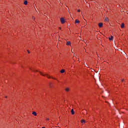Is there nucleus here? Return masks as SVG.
<instances>
[{
    "label": "nucleus",
    "instance_id": "1",
    "mask_svg": "<svg viewBox=\"0 0 128 128\" xmlns=\"http://www.w3.org/2000/svg\"><path fill=\"white\" fill-rule=\"evenodd\" d=\"M40 74L42 76H46L48 78H50V76H48V74H42V72H40Z\"/></svg>",
    "mask_w": 128,
    "mask_h": 128
},
{
    "label": "nucleus",
    "instance_id": "2",
    "mask_svg": "<svg viewBox=\"0 0 128 128\" xmlns=\"http://www.w3.org/2000/svg\"><path fill=\"white\" fill-rule=\"evenodd\" d=\"M60 22H61L62 24H64V22H66V20H64V18H60Z\"/></svg>",
    "mask_w": 128,
    "mask_h": 128
},
{
    "label": "nucleus",
    "instance_id": "3",
    "mask_svg": "<svg viewBox=\"0 0 128 128\" xmlns=\"http://www.w3.org/2000/svg\"><path fill=\"white\" fill-rule=\"evenodd\" d=\"M103 24L102 22H100L98 24V26L99 28H102V26H103Z\"/></svg>",
    "mask_w": 128,
    "mask_h": 128
},
{
    "label": "nucleus",
    "instance_id": "4",
    "mask_svg": "<svg viewBox=\"0 0 128 128\" xmlns=\"http://www.w3.org/2000/svg\"><path fill=\"white\" fill-rule=\"evenodd\" d=\"M122 28H124V22H122L120 26Z\"/></svg>",
    "mask_w": 128,
    "mask_h": 128
},
{
    "label": "nucleus",
    "instance_id": "5",
    "mask_svg": "<svg viewBox=\"0 0 128 128\" xmlns=\"http://www.w3.org/2000/svg\"><path fill=\"white\" fill-rule=\"evenodd\" d=\"M70 44H72V43L70 42H67L66 46H70Z\"/></svg>",
    "mask_w": 128,
    "mask_h": 128
},
{
    "label": "nucleus",
    "instance_id": "6",
    "mask_svg": "<svg viewBox=\"0 0 128 128\" xmlns=\"http://www.w3.org/2000/svg\"><path fill=\"white\" fill-rule=\"evenodd\" d=\"M71 114H74V109H72Z\"/></svg>",
    "mask_w": 128,
    "mask_h": 128
},
{
    "label": "nucleus",
    "instance_id": "7",
    "mask_svg": "<svg viewBox=\"0 0 128 128\" xmlns=\"http://www.w3.org/2000/svg\"><path fill=\"white\" fill-rule=\"evenodd\" d=\"M75 24H80V20H75Z\"/></svg>",
    "mask_w": 128,
    "mask_h": 128
},
{
    "label": "nucleus",
    "instance_id": "8",
    "mask_svg": "<svg viewBox=\"0 0 128 128\" xmlns=\"http://www.w3.org/2000/svg\"><path fill=\"white\" fill-rule=\"evenodd\" d=\"M32 114L34 115V116H36V112H33Z\"/></svg>",
    "mask_w": 128,
    "mask_h": 128
},
{
    "label": "nucleus",
    "instance_id": "9",
    "mask_svg": "<svg viewBox=\"0 0 128 128\" xmlns=\"http://www.w3.org/2000/svg\"><path fill=\"white\" fill-rule=\"evenodd\" d=\"M113 38H114V36H111L110 38H109V40H112Z\"/></svg>",
    "mask_w": 128,
    "mask_h": 128
},
{
    "label": "nucleus",
    "instance_id": "10",
    "mask_svg": "<svg viewBox=\"0 0 128 128\" xmlns=\"http://www.w3.org/2000/svg\"><path fill=\"white\" fill-rule=\"evenodd\" d=\"M66 92H70V88H66Z\"/></svg>",
    "mask_w": 128,
    "mask_h": 128
},
{
    "label": "nucleus",
    "instance_id": "11",
    "mask_svg": "<svg viewBox=\"0 0 128 128\" xmlns=\"http://www.w3.org/2000/svg\"><path fill=\"white\" fill-rule=\"evenodd\" d=\"M104 22H108V18H106L104 20Z\"/></svg>",
    "mask_w": 128,
    "mask_h": 128
},
{
    "label": "nucleus",
    "instance_id": "12",
    "mask_svg": "<svg viewBox=\"0 0 128 128\" xmlns=\"http://www.w3.org/2000/svg\"><path fill=\"white\" fill-rule=\"evenodd\" d=\"M60 72H61V74H64V70L63 69V70H61Z\"/></svg>",
    "mask_w": 128,
    "mask_h": 128
},
{
    "label": "nucleus",
    "instance_id": "13",
    "mask_svg": "<svg viewBox=\"0 0 128 128\" xmlns=\"http://www.w3.org/2000/svg\"><path fill=\"white\" fill-rule=\"evenodd\" d=\"M24 4H26V5L28 4V1L27 0H25L24 2Z\"/></svg>",
    "mask_w": 128,
    "mask_h": 128
},
{
    "label": "nucleus",
    "instance_id": "14",
    "mask_svg": "<svg viewBox=\"0 0 128 128\" xmlns=\"http://www.w3.org/2000/svg\"><path fill=\"white\" fill-rule=\"evenodd\" d=\"M81 122L82 124H84L86 122V120H81Z\"/></svg>",
    "mask_w": 128,
    "mask_h": 128
},
{
    "label": "nucleus",
    "instance_id": "15",
    "mask_svg": "<svg viewBox=\"0 0 128 128\" xmlns=\"http://www.w3.org/2000/svg\"><path fill=\"white\" fill-rule=\"evenodd\" d=\"M30 68V70H32V72H36V70H34V69H32V68Z\"/></svg>",
    "mask_w": 128,
    "mask_h": 128
},
{
    "label": "nucleus",
    "instance_id": "16",
    "mask_svg": "<svg viewBox=\"0 0 128 128\" xmlns=\"http://www.w3.org/2000/svg\"><path fill=\"white\" fill-rule=\"evenodd\" d=\"M27 52H28V54H30V50H27Z\"/></svg>",
    "mask_w": 128,
    "mask_h": 128
},
{
    "label": "nucleus",
    "instance_id": "17",
    "mask_svg": "<svg viewBox=\"0 0 128 128\" xmlns=\"http://www.w3.org/2000/svg\"><path fill=\"white\" fill-rule=\"evenodd\" d=\"M78 12H80V10H78Z\"/></svg>",
    "mask_w": 128,
    "mask_h": 128
},
{
    "label": "nucleus",
    "instance_id": "18",
    "mask_svg": "<svg viewBox=\"0 0 128 128\" xmlns=\"http://www.w3.org/2000/svg\"><path fill=\"white\" fill-rule=\"evenodd\" d=\"M46 120H50V118H46Z\"/></svg>",
    "mask_w": 128,
    "mask_h": 128
},
{
    "label": "nucleus",
    "instance_id": "19",
    "mask_svg": "<svg viewBox=\"0 0 128 128\" xmlns=\"http://www.w3.org/2000/svg\"><path fill=\"white\" fill-rule=\"evenodd\" d=\"M58 28H59V30H61L62 29V28L60 27H59Z\"/></svg>",
    "mask_w": 128,
    "mask_h": 128
},
{
    "label": "nucleus",
    "instance_id": "20",
    "mask_svg": "<svg viewBox=\"0 0 128 128\" xmlns=\"http://www.w3.org/2000/svg\"><path fill=\"white\" fill-rule=\"evenodd\" d=\"M52 78V80H56V78Z\"/></svg>",
    "mask_w": 128,
    "mask_h": 128
},
{
    "label": "nucleus",
    "instance_id": "21",
    "mask_svg": "<svg viewBox=\"0 0 128 128\" xmlns=\"http://www.w3.org/2000/svg\"><path fill=\"white\" fill-rule=\"evenodd\" d=\"M6 98H8V96H6Z\"/></svg>",
    "mask_w": 128,
    "mask_h": 128
},
{
    "label": "nucleus",
    "instance_id": "22",
    "mask_svg": "<svg viewBox=\"0 0 128 128\" xmlns=\"http://www.w3.org/2000/svg\"><path fill=\"white\" fill-rule=\"evenodd\" d=\"M32 18H34V17H32Z\"/></svg>",
    "mask_w": 128,
    "mask_h": 128
},
{
    "label": "nucleus",
    "instance_id": "23",
    "mask_svg": "<svg viewBox=\"0 0 128 128\" xmlns=\"http://www.w3.org/2000/svg\"><path fill=\"white\" fill-rule=\"evenodd\" d=\"M42 128H45L44 127H42Z\"/></svg>",
    "mask_w": 128,
    "mask_h": 128
},
{
    "label": "nucleus",
    "instance_id": "24",
    "mask_svg": "<svg viewBox=\"0 0 128 128\" xmlns=\"http://www.w3.org/2000/svg\"><path fill=\"white\" fill-rule=\"evenodd\" d=\"M36 72H38V70H36Z\"/></svg>",
    "mask_w": 128,
    "mask_h": 128
},
{
    "label": "nucleus",
    "instance_id": "25",
    "mask_svg": "<svg viewBox=\"0 0 128 128\" xmlns=\"http://www.w3.org/2000/svg\"><path fill=\"white\" fill-rule=\"evenodd\" d=\"M68 26H70V24H68Z\"/></svg>",
    "mask_w": 128,
    "mask_h": 128
}]
</instances>
